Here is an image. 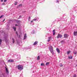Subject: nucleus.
I'll return each mask as SVG.
<instances>
[{"label": "nucleus", "mask_w": 77, "mask_h": 77, "mask_svg": "<svg viewBox=\"0 0 77 77\" xmlns=\"http://www.w3.org/2000/svg\"><path fill=\"white\" fill-rule=\"evenodd\" d=\"M77 72V70H76Z\"/></svg>", "instance_id": "47"}, {"label": "nucleus", "mask_w": 77, "mask_h": 77, "mask_svg": "<svg viewBox=\"0 0 77 77\" xmlns=\"http://www.w3.org/2000/svg\"><path fill=\"white\" fill-rule=\"evenodd\" d=\"M19 6L20 7H21L22 6V4H20L19 5Z\"/></svg>", "instance_id": "27"}, {"label": "nucleus", "mask_w": 77, "mask_h": 77, "mask_svg": "<svg viewBox=\"0 0 77 77\" xmlns=\"http://www.w3.org/2000/svg\"><path fill=\"white\" fill-rule=\"evenodd\" d=\"M56 50L57 52H58V53H60V50L58 48H57Z\"/></svg>", "instance_id": "10"}, {"label": "nucleus", "mask_w": 77, "mask_h": 77, "mask_svg": "<svg viewBox=\"0 0 77 77\" xmlns=\"http://www.w3.org/2000/svg\"><path fill=\"white\" fill-rule=\"evenodd\" d=\"M68 58L69 59H72V56L70 55L68 57Z\"/></svg>", "instance_id": "11"}, {"label": "nucleus", "mask_w": 77, "mask_h": 77, "mask_svg": "<svg viewBox=\"0 0 77 77\" xmlns=\"http://www.w3.org/2000/svg\"><path fill=\"white\" fill-rule=\"evenodd\" d=\"M35 33V31H33L32 32H31L32 34H34Z\"/></svg>", "instance_id": "19"}, {"label": "nucleus", "mask_w": 77, "mask_h": 77, "mask_svg": "<svg viewBox=\"0 0 77 77\" xmlns=\"http://www.w3.org/2000/svg\"><path fill=\"white\" fill-rule=\"evenodd\" d=\"M60 19H59V20L60 21Z\"/></svg>", "instance_id": "44"}, {"label": "nucleus", "mask_w": 77, "mask_h": 77, "mask_svg": "<svg viewBox=\"0 0 77 77\" xmlns=\"http://www.w3.org/2000/svg\"><path fill=\"white\" fill-rule=\"evenodd\" d=\"M6 72L7 74H8L9 71H8V69H7V68H6Z\"/></svg>", "instance_id": "12"}, {"label": "nucleus", "mask_w": 77, "mask_h": 77, "mask_svg": "<svg viewBox=\"0 0 77 77\" xmlns=\"http://www.w3.org/2000/svg\"><path fill=\"white\" fill-rule=\"evenodd\" d=\"M8 35H7L4 37V39L6 42H8Z\"/></svg>", "instance_id": "4"}, {"label": "nucleus", "mask_w": 77, "mask_h": 77, "mask_svg": "<svg viewBox=\"0 0 77 77\" xmlns=\"http://www.w3.org/2000/svg\"><path fill=\"white\" fill-rule=\"evenodd\" d=\"M16 21L17 22V23H18V24L19 23H20L19 22H20V21L19 20H17Z\"/></svg>", "instance_id": "22"}, {"label": "nucleus", "mask_w": 77, "mask_h": 77, "mask_svg": "<svg viewBox=\"0 0 77 77\" xmlns=\"http://www.w3.org/2000/svg\"><path fill=\"white\" fill-rule=\"evenodd\" d=\"M48 42H50L51 40V37L50 36L48 37Z\"/></svg>", "instance_id": "6"}, {"label": "nucleus", "mask_w": 77, "mask_h": 77, "mask_svg": "<svg viewBox=\"0 0 77 77\" xmlns=\"http://www.w3.org/2000/svg\"><path fill=\"white\" fill-rule=\"evenodd\" d=\"M57 3H58V2H59V1H58V0H57Z\"/></svg>", "instance_id": "36"}, {"label": "nucleus", "mask_w": 77, "mask_h": 77, "mask_svg": "<svg viewBox=\"0 0 77 77\" xmlns=\"http://www.w3.org/2000/svg\"><path fill=\"white\" fill-rule=\"evenodd\" d=\"M26 38H27V36H26V34H25L24 36L23 40H25V39H26Z\"/></svg>", "instance_id": "8"}, {"label": "nucleus", "mask_w": 77, "mask_h": 77, "mask_svg": "<svg viewBox=\"0 0 77 77\" xmlns=\"http://www.w3.org/2000/svg\"><path fill=\"white\" fill-rule=\"evenodd\" d=\"M21 16H19V18H18V19H20V18H21Z\"/></svg>", "instance_id": "29"}, {"label": "nucleus", "mask_w": 77, "mask_h": 77, "mask_svg": "<svg viewBox=\"0 0 77 77\" xmlns=\"http://www.w3.org/2000/svg\"><path fill=\"white\" fill-rule=\"evenodd\" d=\"M8 62H14V60H8Z\"/></svg>", "instance_id": "9"}, {"label": "nucleus", "mask_w": 77, "mask_h": 77, "mask_svg": "<svg viewBox=\"0 0 77 77\" xmlns=\"http://www.w3.org/2000/svg\"><path fill=\"white\" fill-rule=\"evenodd\" d=\"M3 17V15H2L0 17V18H2Z\"/></svg>", "instance_id": "26"}, {"label": "nucleus", "mask_w": 77, "mask_h": 77, "mask_svg": "<svg viewBox=\"0 0 77 77\" xmlns=\"http://www.w3.org/2000/svg\"><path fill=\"white\" fill-rule=\"evenodd\" d=\"M29 47V48H28V49H30V48H31V47Z\"/></svg>", "instance_id": "35"}, {"label": "nucleus", "mask_w": 77, "mask_h": 77, "mask_svg": "<svg viewBox=\"0 0 77 77\" xmlns=\"http://www.w3.org/2000/svg\"><path fill=\"white\" fill-rule=\"evenodd\" d=\"M29 19H30L31 18H30V17H29Z\"/></svg>", "instance_id": "40"}, {"label": "nucleus", "mask_w": 77, "mask_h": 77, "mask_svg": "<svg viewBox=\"0 0 77 77\" xmlns=\"http://www.w3.org/2000/svg\"><path fill=\"white\" fill-rule=\"evenodd\" d=\"M37 43H38V42H35L33 44L34 45H36V44H37Z\"/></svg>", "instance_id": "14"}, {"label": "nucleus", "mask_w": 77, "mask_h": 77, "mask_svg": "<svg viewBox=\"0 0 77 77\" xmlns=\"http://www.w3.org/2000/svg\"><path fill=\"white\" fill-rule=\"evenodd\" d=\"M33 20L31 21V23H33Z\"/></svg>", "instance_id": "39"}, {"label": "nucleus", "mask_w": 77, "mask_h": 77, "mask_svg": "<svg viewBox=\"0 0 77 77\" xmlns=\"http://www.w3.org/2000/svg\"><path fill=\"white\" fill-rule=\"evenodd\" d=\"M73 35H74V36H77V31L74 32Z\"/></svg>", "instance_id": "7"}, {"label": "nucleus", "mask_w": 77, "mask_h": 77, "mask_svg": "<svg viewBox=\"0 0 77 77\" xmlns=\"http://www.w3.org/2000/svg\"><path fill=\"white\" fill-rule=\"evenodd\" d=\"M2 75H5V73H2Z\"/></svg>", "instance_id": "38"}, {"label": "nucleus", "mask_w": 77, "mask_h": 77, "mask_svg": "<svg viewBox=\"0 0 77 77\" xmlns=\"http://www.w3.org/2000/svg\"><path fill=\"white\" fill-rule=\"evenodd\" d=\"M16 33H17V32H16Z\"/></svg>", "instance_id": "46"}, {"label": "nucleus", "mask_w": 77, "mask_h": 77, "mask_svg": "<svg viewBox=\"0 0 77 77\" xmlns=\"http://www.w3.org/2000/svg\"><path fill=\"white\" fill-rule=\"evenodd\" d=\"M2 42V40H1V39H0V45H1V44H2V43H1Z\"/></svg>", "instance_id": "23"}, {"label": "nucleus", "mask_w": 77, "mask_h": 77, "mask_svg": "<svg viewBox=\"0 0 77 77\" xmlns=\"http://www.w3.org/2000/svg\"><path fill=\"white\" fill-rule=\"evenodd\" d=\"M5 19H4V20H3V22L5 21Z\"/></svg>", "instance_id": "41"}, {"label": "nucleus", "mask_w": 77, "mask_h": 77, "mask_svg": "<svg viewBox=\"0 0 77 77\" xmlns=\"http://www.w3.org/2000/svg\"><path fill=\"white\" fill-rule=\"evenodd\" d=\"M2 5H5V3H3L2 4Z\"/></svg>", "instance_id": "31"}, {"label": "nucleus", "mask_w": 77, "mask_h": 77, "mask_svg": "<svg viewBox=\"0 0 77 77\" xmlns=\"http://www.w3.org/2000/svg\"><path fill=\"white\" fill-rule=\"evenodd\" d=\"M53 35H55V33H56V32H55V29H54L53 30Z\"/></svg>", "instance_id": "13"}, {"label": "nucleus", "mask_w": 77, "mask_h": 77, "mask_svg": "<svg viewBox=\"0 0 77 77\" xmlns=\"http://www.w3.org/2000/svg\"><path fill=\"white\" fill-rule=\"evenodd\" d=\"M17 35H18V34H17Z\"/></svg>", "instance_id": "45"}, {"label": "nucleus", "mask_w": 77, "mask_h": 77, "mask_svg": "<svg viewBox=\"0 0 77 77\" xmlns=\"http://www.w3.org/2000/svg\"><path fill=\"white\" fill-rule=\"evenodd\" d=\"M12 41H13V43L14 44V42H15V40L14 38H12Z\"/></svg>", "instance_id": "20"}, {"label": "nucleus", "mask_w": 77, "mask_h": 77, "mask_svg": "<svg viewBox=\"0 0 77 77\" xmlns=\"http://www.w3.org/2000/svg\"><path fill=\"white\" fill-rule=\"evenodd\" d=\"M17 2H15V3H14V4L15 5H17Z\"/></svg>", "instance_id": "25"}, {"label": "nucleus", "mask_w": 77, "mask_h": 77, "mask_svg": "<svg viewBox=\"0 0 77 77\" xmlns=\"http://www.w3.org/2000/svg\"><path fill=\"white\" fill-rule=\"evenodd\" d=\"M26 12V11H24V12Z\"/></svg>", "instance_id": "42"}, {"label": "nucleus", "mask_w": 77, "mask_h": 77, "mask_svg": "<svg viewBox=\"0 0 77 77\" xmlns=\"http://www.w3.org/2000/svg\"><path fill=\"white\" fill-rule=\"evenodd\" d=\"M71 53V51H68L67 52V54H69V53Z\"/></svg>", "instance_id": "18"}, {"label": "nucleus", "mask_w": 77, "mask_h": 77, "mask_svg": "<svg viewBox=\"0 0 77 77\" xmlns=\"http://www.w3.org/2000/svg\"><path fill=\"white\" fill-rule=\"evenodd\" d=\"M18 26V25H17V24H16L15 25V26Z\"/></svg>", "instance_id": "34"}, {"label": "nucleus", "mask_w": 77, "mask_h": 77, "mask_svg": "<svg viewBox=\"0 0 77 77\" xmlns=\"http://www.w3.org/2000/svg\"><path fill=\"white\" fill-rule=\"evenodd\" d=\"M13 29H14V31H16V27H15V26H13Z\"/></svg>", "instance_id": "16"}, {"label": "nucleus", "mask_w": 77, "mask_h": 77, "mask_svg": "<svg viewBox=\"0 0 77 77\" xmlns=\"http://www.w3.org/2000/svg\"><path fill=\"white\" fill-rule=\"evenodd\" d=\"M68 35L67 34H65L64 35V38H68Z\"/></svg>", "instance_id": "5"}, {"label": "nucleus", "mask_w": 77, "mask_h": 77, "mask_svg": "<svg viewBox=\"0 0 77 77\" xmlns=\"http://www.w3.org/2000/svg\"><path fill=\"white\" fill-rule=\"evenodd\" d=\"M60 67H62L63 66V65H62V63H60Z\"/></svg>", "instance_id": "21"}, {"label": "nucleus", "mask_w": 77, "mask_h": 77, "mask_svg": "<svg viewBox=\"0 0 77 77\" xmlns=\"http://www.w3.org/2000/svg\"><path fill=\"white\" fill-rule=\"evenodd\" d=\"M74 54H77V52H74Z\"/></svg>", "instance_id": "28"}, {"label": "nucleus", "mask_w": 77, "mask_h": 77, "mask_svg": "<svg viewBox=\"0 0 77 77\" xmlns=\"http://www.w3.org/2000/svg\"><path fill=\"white\" fill-rule=\"evenodd\" d=\"M50 46L48 48L51 53H52V55H54V50H53V47H52V46L51 45V44H49Z\"/></svg>", "instance_id": "1"}, {"label": "nucleus", "mask_w": 77, "mask_h": 77, "mask_svg": "<svg viewBox=\"0 0 77 77\" xmlns=\"http://www.w3.org/2000/svg\"><path fill=\"white\" fill-rule=\"evenodd\" d=\"M17 68L19 70H22L23 69V67L22 65H19L17 66Z\"/></svg>", "instance_id": "2"}, {"label": "nucleus", "mask_w": 77, "mask_h": 77, "mask_svg": "<svg viewBox=\"0 0 77 77\" xmlns=\"http://www.w3.org/2000/svg\"><path fill=\"white\" fill-rule=\"evenodd\" d=\"M37 60H39L40 59V57H39V56L37 57Z\"/></svg>", "instance_id": "17"}, {"label": "nucleus", "mask_w": 77, "mask_h": 77, "mask_svg": "<svg viewBox=\"0 0 77 77\" xmlns=\"http://www.w3.org/2000/svg\"><path fill=\"white\" fill-rule=\"evenodd\" d=\"M73 77H76V75H75V74H74Z\"/></svg>", "instance_id": "30"}, {"label": "nucleus", "mask_w": 77, "mask_h": 77, "mask_svg": "<svg viewBox=\"0 0 77 77\" xmlns=\"http://www.w3.org/2000/svg\"><path fill=\"white\" fill-rule=\"evenodd\" d=\"M1 2H3V0H1Z\"/></svg>", "instance_id": "37"}, {"label": "nucleus", "mask_w": 77, "mask_h": 77, "mask_svg": "<svg viewBox=\"0 0 77 77\" xmlns=\"http://www.w3.org/2000/svg\"><path fill=\"white\" fill-rule=\"evenodd\" d=\"M62 38V35L58 33L57 36V38L58 39L59 38Z\"/></svg>", "instance_id": "3"}, {"label": "nucleus", "mask_w": 77, "mask_h": 77, "mask_svg": "<svg viewBox=\"0 0 77 77\" xmlns=\"http://www.w3.org/2000/svg\"><path fill=\"white\" fill-rule=\"evenodd\" d=\"M7 1V0H4V2H6Z\"/></svg>", "instance_id": "33"}, {"label": "nucleus", "mask_w": 77, "mask_h": 77, "mask_svg": "<svg viewBox=\"0 0 77 77\" xmlns=\"http://www.w3.org/2000/svg\"><path fill=\"white\" fill-rule=\"evenodd\" d=\"M44 66V64L43 63H41V66Z\"/></svg>", "instance_id": "24"}, {"label": "nucleus", "mask_w": 77, "mask_h": 77, "mask_svg": "<svg viewBox=\"0 0 77 77\" xmlns=\"http://www.w3.org/2000/svg\"><path fill=\"white\" fill-rule=\"evenodd\" d=\"M49 64H50V62H46V65L47 66Z\"/></svg>", "instance_id": "15"}, {"label": "nucleus", "mask_w": 77, "mask_h": 77, "mask_svg": "<svg viewBox=\"0 0 77 77\" xmlns=\"http://www.w3.org/2000/svg\"><path fill=\"white\" fill-rule=\"evenodd\" d=\"M36 21V19H35V18H34L33 20V21Z\"/></svg>", "instance_id": "32"}, {"label": "nucleus", "mask_w": 77, "mask_h": 77, "mask_svg": "<svg viewBox=\"0 0 77 77\" xmlns=\"http://www.w3.org/2000/svg\"><path fill=\"white\" fill-rule=\"evenodd\" d=\"M76 66H77V65H76Z\"/></svg>", "instance_id": "43"}]
</instances>
